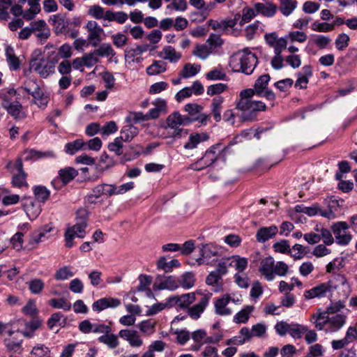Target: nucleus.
Here are the masks:
<instances>
[{
    "instance_id": "f03ea898",
    "label": "nucleus",
    "mask_w": 357,
    "mask_h": 357,
    "mask_svg": "<svg viewBox=\"0 0 357 357\" xmlns=\"http://www.w3.org/2000/svg\"><path fill=\"white\" fill-rule=\"evenodd\" d=\"M310 321L319 331L326 333L339 331L346 324L347 316L343 314H332L318 309L310 318Z\"/></svg>"
},
{
    "instance_id": "473e14b6",
    "label": "nucleus",
    "mask_w": 357,
    "mask_h": 357,
    "mask_svg": "<svg viewBox=\"0 0 357 357\" xmlns=\"http://www.w3.org/2000/svg\"><path fill=\"white\" fill-rule=\"evenodd\" d=\"M139 133V129L132 124L124 126L121 130L120 139L123 142H129Z\"/></svg>"
},
{
    "instance_id": "8fccbe9b",
    "label": "nucleus",
    "mask_w": 357,
    "mask_h": 357,
    "mask_svg": "<svg viewBox=\"0 0 357 357\" xmlns=\"http://www.w3.org/2000/svg\"><path fill=\"white\" fill-rule=\"evenodd\" d=\"M257 15V12L255 10V6L253 8L248 6L244 7L242 10V17L239 24L243 26L245 23H248L251 21V20Z\"/></svg>"
},
{
    "instance_id": "a18cd8bd",
    "label": "nucleus",
    "mask_w": 357,
    "mask_h": 357,
    "mask_svg": "<svg viewBox=\"0 0 357 357\" xmlns=\"http://www.w3.org/2000/svg\"><path fill=\"white\" fill-rule=\"evenodd\" d=\"M180 263L176 259H172L169 261H167V259L164 257H160L157 264L158 269L165 271V272H170L173 267L179 266Z\"/></svg>"
},
{
    "instance_id": "7ed1b4c3",
    "label": "nucleus",
    "mask_w": 357,
    "mask_h": 357,
    "mask_svg": "<svg viewBox=\"0 0 357 357\" xmlns=\"http://www.w3.org/2000/svg\"><path fill=\"white\" fill-rule=\"evenodd\" d=\"M258 63L255 54L245 49L234 53L229 59V66L233 71L251 75Z\"/></svg>"
},
{
    "instance_id": "0e129e2a",
    "label": "nucleus",
    "mask_w": 357,
    "mask_h": 357,
    "mask_svg": "<svg viewBox=\"0 0 357 357\" xmlns=\"http://www.w3.org/2000/svg\"><path fill=\"white\" fill-rule=\"evenodd\" d=\"M12 4L11 0H0V20H7L9 18L8 10Z\"/></svg>"
},
{
    "instance_id": "13d9d810",
    "label": "nucleus",
    "mask_w": 357,
    "mask_h": 357,
    "mask_svg": "<svg viewBox=\"0 0 357 357\" xmlns=\"http://www.w3.org/2000/svg\"><path fill=\"white\" fill-rule=\"evenodd\" d=\"M50 351L48 347L44 344H38L35 346L31 353V357H50Z\"/></svg>"
},
{
    "instance_id": "680f3d73",
    "label": "nucleus",
    "mask_w": 357,
    "mask_h": 357,
    "mask_svg": "<svg viewBox=\"0 0 357 357\" xmlns=\"http://www.w3.org/2000/svg\"><path fill=\"white\" fill-rule=\"evenodd\" d=\"M261 23L257 20L254 23L248 25L245 30V36L248 40H251L254 38L255 35L258 31L261 29Z\"/></svg>"
},
{
    "instance_id": "cd10ccee",
    "label": "nucleus",
    "mask_w": 357,
    "mask_h": 357,
    "mask_svg": "<svg viewBox=\"0 0 357 357\" xmlns=\"http://www.w3.org/2000/svg\"><path fill=\"white\" fill-rule=\"evenodd\" d=\"M52 230L50 225H45L43 227L34 231L31 236V243H43L50 236L49 233Z\"/></svg>"
},
{
    "instance_id": "603ef678",
    "label": "nucleus",
    "mask_w": 357,
    "mask_h": 357,
    "mask_svg": "<svg viewBox=\"0 0 357 357\" xmlns=\"http://www.w3.org/2000/svg\"><path fill=\"white\" fill-rule=\"evenodd\" d=\"M3 342L6 349L9 351L17 352L22 347V340H17L15 337H13L5 338Z\"/></svg>"
},
{
    "instance_id": "052dcab7",
    "label": "nucleus",
    "mask_w": 357,
    "mask_h": 357,
    "mask_svg": "<svg viewBox=\"0 0 357 357\" xmlns=\"http://www.w3.org/2000/svg\"><path fill=\"white\" fill-rule=\"evenodd\" d=\"M29 289L33 294H40L45 287V283L41 279H33L29 281Z\"/></svg>"
},
{
    "instance_id": "dca6fc26",
    "label": "nucleus",
    "mask_w": 357,
    "mask_h": 357,
    "mask_svg": "<svg viewBox=\"0 0 357 357\" xmlns=\"http://www.w3.org/2000/svg\"><path fill=\"white\" fill-rule=\"evenodd\" d=\"M121 305V301L118 298L112 297H105L97 300L92 304V309L95 312H100L108 307H117Z\"/></svg>"
},
{
    "instance_id": "58836bf2",
    "label": "nucleus",
    "mask_w": 357,
    "mask_h": 357,
    "mask_svg": "<svg viewBox=\"0 0 357 357\" xmlns=\"http://www.w3.org/2000/svg\"><path fill=\"white\" fill-rule=\"evenodd\" d=\"M59 175L62 182L67 184L78 175V172L73 167H68L60 169Z\"/></svg>"
},
{
    "instance_id": "f257e3e1",
    "label": "nucleus",
    "mask_w": 357,
    "mask_h": 357,
    "mask_svg": "<svg viewBox=\"0 0 357 357\" xmlns=\"http://www.w3.org/2000/svg\"><path fill=\"white\" fill-rule=\"evenodd\" d=\"M254 96L251 89H246L240 92L239 99L236 100L235 107L241 112L238 116L240 122L255 121L259 112L266 110V104L253 99Z\"/></svg>"
},
{
    "instance_id": "4468645a",
    "label": "nucleus",
    "mask_w": 357,
    "mask_h": 357,
    "mask_svg": "<svg viewBox=\"0 0 357 357\" xmlns=\"http://www.w3.org/2000/svg\"><path fill=\"white\" fill-rule=\"evenodd\" d=\"M89 34L87 40L93 47H97L101 41V35L104 31L96 21H89L85 26Z\"/></svg>"
},
{
    "instance_id": "ddd939ff",
    "label": "nucleus",
    "mask_w": 357,
    "mask_h": 357,
    "mask_svg": "<svg viewBox=\"0 0 357 357\" xmlns=\"http://www.w3.org/2000/svg\"><path fill=\"white\" fill-rule=\"evenodd\" d=\"M333 231L338 244L347 245L351 240V234L348 231V225L345 222H339L333 225Z\"/></svg>"
},
{
    "instance_id": "412c9836",
    "label": "nucleus",
    "mask_w": 357,
    "mask_h": 357,
    "mask_svg": "<svg viewBox=\"0 0 357 357\" xmlns=\"http://www.w3.org/2000/svg\"><path fill=\"white\" fill-rule=\"evenodd\" d=\"M22 87L33 98H40L42 96V89L36 77L24 79Z\"/></svg>"
},
{
    "instance_id": "aec40b11",
    "label": "nucleus",
    "mask_w": 357,
    "mask_h": 357,
    "mask_svg": "<svg viewBox=\"0 0 357 357\" xmlns=\"http://www.w3.org/2000/svg\"><path fill=\"white\" fill-rule=\"evenodd\" d=\"M254 6L257 12V15H261L268 18L275 16L278 10L277 5L271 2L255 3Z\"/></svg>"
},
{
    "instance_id": "69168bd1",
    "label": "nucleus",
    "mask_w": 357,
    "mask_h": 357,
    "mask_svg": "<svg viewBox=\"0 0 357 357\" xmlns=\"http://www.w3.org/2000/svg\"><path fill=\"white\" fill-rule=\"evenodd\" d=\"M232 258L234 266L235 267L236 270L238 271V273H243L248 266L247 259L245 257H241L239 256H234Z\"/></svg>"
},
{
    "instance_id": "6e6d98bb",
    "label": "nucleus",
    "mask_w": 357,
    "mask_h": 357,
    "mask_svg": "<svg viewBox=\"0 0 357 357\" xmlns=\"http://www.w3.org/2000/svg\"><path fill=\"white\" fill-rule=\"evenodd\" d=\"M95 54L98 56H114L116 53L110 44L102 43L97 50H95Z\"/></svg>"
},
{
    "instance_id": "6e6552de",
    "label": "nucleus",
    "mask_w": 357,
    "mask_h": 357,
    "mask_svg": "<svg viewBox=\"0 0 357 357\" xmlns=\"http://www.w3.org/2000/svg\"><path fill=\"white\" fill-rule=\"evenodd\" d=\"M86 227V219L84 217H80L75 225L66 229L64 235L66 245H72L74 243H77L74 241L75 238H83L86 234L85 229Z\"/></svg>"
},
{
    "instance_id": "393cba45",
    "label": "nucleus",
    "mask_w": 357,
    "mask_h": 357,
    "mask_svg": "<svg viewBox=\"0 0 357 357\" xmlns=\"http://www.w3.org/2000/svg\"><path fill=\"white\" fill-rule=\"evenodd\" d=\"M312 75V67L310 65H305L302 68L301 72L297 73L298 79L296 81L295 86L303 89L307 88L309 78Z\"/></svg>"
},
{
    "instance_id": "f704fd0d",
    "label": "nucleus",
    "mask_w": 357,
    "mask_h": 357,
    "mask_svg": "<svg viewBox=\"0 0 357 357\" xmlns=\"http://www.w3.org/2000/svg\"><path fill=\"white\" fill-rule=\"evenodd\" d=\"M253 310L254 307L252 305H246L234 316V322L236 324H246Z\"/></svg>"
},
{
    "instance_id": "2eb2a0df",
    "label": "nucleus",
    "mask_w": 357,
    "mask_h": 357,
    "mask_svg": "<svg viewBox=\"0 0 357 357\" xmlns=\"http://www.w3.org/2000/svg\"><path fill=\"white\" fill-rule=\"evenodd\" d=\"M231 301V296L228 294L218 298L214 302L215 313L219 316H229L232 314V310L227 307Z\"/></svg>"
},
{
    "instance_id": "e433bc0d",
    "label": "nucleus",
    "mask_w": 357,
    "mask_h": 357,
    "mask_svg": "<svg viewBox=\"0 0 357 357\" xmlns=\"http://www.w3.org/2000/svg\"><path fill=\"white\" fill-rule=\"evenodd\" d=\"M212 47L208 44L197 45L192 51V54L197 58L204 60L213 52Z\"/></svg>"
},
{
    "instance_id": "338daca9",
    "label": "nucleus",
    "mask_w": 357,
    "mask_h": 357,
    "mask_svg": "<svg viewBox=\"0 0 357 357\" xmlns=\"http://www.w3.org/2000/svg\"><path fill=\"white\" fill-rule=\"evenodd\" d=\"M324 347L319 343L312 345L309 347L305 357H320L324 355Z\"/></svg>"
},
{
    "instance_id": "bb28decb",
    "label": "nucleus",
    "mask_w": 357,
    "mask_h": 357,
    "mask_svg": "<svg viewBox=\"0 0 357 357\" xmlns=\"http://www.w3.org/2000/svg\"><path fill=\"white\" fill-rule=\"evenodd\" d=\"M2 107L15 119H22L25 117L24 114L22 112V106L19 101L9 103L6 101L5 103H2Z\"/></svg>"
},
{
    "instance_id": "6ab92c4d",
    "label": "nucleus",
    "mask_w": 357,
    "mask_h": 357,
    "mask_svg": "<svg viewBox=\"0 0 357 357\" xmlns=\"http://www.w3.org/2000/svg\"><path fill=\"white\" fill-rule=\"evenodd\" d=\"M276 252L289 254L294 259H301L307 253L308 247H274Z\"/></svg>"
},
{
    "instance_id": "c03bdc74",
    "label": "nucleus",
    "mask_w": 357,
    "mask_h": 357,
    "mask_svg": "<svg viewBox=\"0 0 357 357\" xmlns=\"http://www.w3.org/2000/svg\"><path fill=\"white\" fill-rule=\"evenodd\" d=\"M166 70L167 64L164 61H155L146 68V73L149 75H156L165 72Z\"/></svg>"
},
{
    "instance_id": "72a5a7b5",
    "label": "nucleus",
    "mask_w": 357,
    "mask_h": 357,
    "mask_svg": "<svg viewBox=\"0 0 357 357\" xmlns=\"http://www.w3.org/2000/svg\"><path fill=\"white\" fill-rule=\"evenodd\" d=\"M195 275L192 272H185L178 279V287L189 289L195 286Z\"/></svg>"
},
{
    "instance_id": "20e7f679",
    "label": "nucleus",
    "mask_w": 357,
    "mask_h": 357,
    "mask_svg": "<svg viewBox=\"0 0 357 357\" xmlns=\"http://www.w3.org/2000/svg\"><path fill=\"white\" fill-rule=\"evenodd\" d=\"M164 251L176 252L181 251L182 254L189 255L188 263L192 265H200L204 262L211 261L209 256L204 255V249L202 247H162Z\"/></svg>"
},
{
    "instance_id": "79ce46f5",
    "label": "nucleus",
    "mask_w": 357,
    "mask_h": 357,
    "mask_svg": "<svg viewBox=\"0 0 357 357\" xmlns=\"http://www.w3.org/2000/svg\"><path fill=\"white\" fill-rule=\"evenodd\" d=\"M280 10L284 16L290 15L297 7L296 0H280Z\"/></svg>"
},
{
    "instance_id": "37998d69",
    "label": "nucleus",
    "mask_w": 357,
    "mask_h": 357,
    "mask_svg": "<svg viewBox=\"0 0 357 357\" xmlns=\"http://www.w3.org/2000/svg\"><path fill=\"white\" fill-rule=\"evenodd\" d=\"M204 249L205 255H208V260L211 261L205 262L207 264H213L220 260L222 256V252L218 249V247H202Z\"/></svg>"
},
{
    "instance_id": "3c124183",
    "label": "nucleus",
    "mask_w": 357,
    "mask_h": 357,
    "mask_svg": "<svg viewBox=\"0 0 357 357\" xmlns=\"http://www.w3.org/2000/svg\"><path fill=\"white\" fill-rule=\"evenodd\" d=\"M197 298L198 296L197 294V291L192 293L182 294L181 296H179L180 308L188 307L194 301H197Z\"/></svg>"
},
{
    "instance_id": "4be33fe9",
    "label": "nucleus",
    "mask_w": 357,
    "mask_h": 357,
    "mask_svg": "<svg viewBox=\"0 0 357 357\" xmlns=\"http://www.w3.org/2000/svg\"><path fill=\"white\" fill-rule=\"evenodd\" d=\"M331 39L324 35H313L312 38L308 41L305 50L309 53L316 54L312 52L311 46L316 45L319 49H325L331 43Z\"/></svg>"
},
{
    "instance_id": "864d4df0",
    "label": "nucleus",
    "mask_w": 357,
    "mask_h": 357,
    "mask_svg": "<svg viewBox=\"0 0 357 357\" xmlns=\"http://www.w3.org/2000/svg\"><path fill=\"white\" fill-rule=\"evenodd\" d=\"M33 193L36 198L40 202H45L50 195V190L45 186H35Z\"/></svg>"
},
{
    "instance_id": "5701e85b",
    "label": "nucleus",
    "mask_w": 357,
    "mask_h": 357,
    "mask_svg": "<svg viewBox=\"0 0 357 357\" xmlns=\"http://www.w3.org/2000/svg\"><path fill=\"white\" fill-rule=\"evenodd\" d=\"M98 341L105 344L110 349L117 348L120 344L118 335L112 333L110 326L108 332H104L98 337Z\"/></svg>"
},
{
    "instance_id": "1a4fd4ad",
    "label": "nucleus",
    "mask_w": 357,
    "mask_h": 357,
    "mask_svg": "<svg viewBox=\"0 0 357 357\" xmlns=\"http://www.w3.org/2000/svg\"><path fill=\"white\" fill-rule=\"evenodd\" d=\"M53 28L57 34L68 35L71 38H75L79 31L77 29L69 26L68 18L61 14H56L51 17Z\"/></svg>"
},
{
    "instance_id": "c9c22d12",
    "label": "nucleus",
    "mask_w": 357,
    "mask_h": 357,
    "mask_svg": "<svg viewBox=\"0 0 357 357\" xmlns=\"http://www.w3.org/2000/svg\"><path fill=\"white\" fill-rule=\"evenodd\" d=\"M201 70V65L197 63H187L180 72V76L183 78H190L195 76Z\"/></svg>"
},
{
    "instance_id": "e2e57ef3",
    "label": "nucleus",
    "mask_w": 357,
    "mask_h": 357,
    "mask_svg": "<svg viewBox=\"0 0 357 357\" xmlns=\"http://www.w3.org/2000/svg\"><path fill=\"white\" fill-rule=\"evenodd\" d=\"M74 273L71 271L70 268L68 266H63L59 268L54 275V278L56 280H65L73 277Z\"/></svg>"
},
{
    "instance_id": "423d86ee",
    "label": "nucleus",
    "mask_w": 357,
    "mask_h": 357,
    "mask_svg": "<svg viewBox=\"0 0 357 357\" xmlns=\"http://www.w3.org/2000/svg\"><path fill=\"white\" fill-rule=\"evenodd\" d=\"M37 52L38 54H36V56H33L31 59V68L41 77L47 78L54 73L55 66L43 57L38 58V56L40 55V51H35L36 54Z\"/></svg>"
},
{
    "instance_id": "f8f14e48",
    "label": "nucleus",
    "mask_w": 357,
    "mask_h": 357,
    "mask_svg": "<svg viewBox=\"0 0 357 357\" xmlns=\"http://www.w3.org/2000/svg\"><path fill=\"white\" fill-rule=\"evenodd\" d=\"M333 288L331 281L321 283L310 289L305 290L304 291L303 296L306 300H310L316 298H321L327 296L329 293H331Z\"/></svg>"
},
{
    "instance_id": "2f4dec72",
    "label": "nucleus",
    "mask_w": 357,
    "mask_h": 357,
    "mask_svg": "<svg viewBox=\"0 0 357 357\" xmlns=\"http://www.w3.org/2000/svg\"><path fill=\"white\" fill-rule=\"evenodd\" d=\"M24 208L30 220L36 219L41 212L40 206L36 204L31 198L24 203Z\"/></svg>"
},
{
    "instance_id": "bf43d9fd",
    "label": "nucleus",
    "mask_w": 357,
    "mask_h": 357,
    "mask_svg": "<svg viewBox=\"0 0 357 357\" xmlns=\"http://www.w3.org/2000/svg\"><path fill=\"white\" fill-rule=\"evenodd\" d=\"M27 174L26 172H18L14 174L12 178V183L15 187L22 188L28 187V183L26 181Z\"/></svg>"
},
{
    "instance_id": "7c9ffc66",
    "label": "nucleus",
    "mask_w": 357,
    "mask_h": 357,
    "mask_svg": "<svg viewBox=\"0 0 357 357\" xmlns=\"http://www.w3.org/2000/svg\"><path fill=\"white\" fill-rule=\"evenodd\" d=\"M158 56L165 59L168 60L171 63H176L181 58V54L176 52L172 46H165L162 50L158 52Z\"/></svg>"
},
{
    "instance_id": "774afa93",
    "label": "nucleus",
    "mask_w": 357,
    "mask_h": 357,
    "mask_svg": "<svg viewBox=\"0 0 357 357\" xmlns=\"http://www.w3.org/2000/svg\"><path fill=\"white\" fill-rule=\"evenodd\" d=\"M349 36L346 33L340 34L335 40V47L339 50L346 49L349 45Z\"/></svg>"
},
{
    "instance_id": "9b49d317",
    "label": "nucleus",
    "mask_w": 357,
    "mask_h": 357,
    "mask_svg": "<svg viewBox=\"0 0 357 357\" xmlns=\"http://www.w3.org/2000/svg\"><path fill=\"white\" fill-rule=\"evenodd\" d=\"M190 121L189 117L182 116L178 112H175L167 118L166 128H169L173 130L169 133L172 137H181V132L183 129L179 128V126L188 125Z\"/></svg>"
},
{
    "instance_id": "de8ad7c7",
    "label": "nucleus",
    "mask_w": 357,
    "mask_h": 357,
    "mask_svg": "<svg viewBox=\"0 0 357 357\" xmlns=\"http://www.w3.org/2000/svg\"><path fill=\"white\" fill-rule=\"evenodd\" d=\"M40 324L41 322L40 321L33 319L25 324V328L21 333L26 337H31L33 336L35 331L40 327Z\"/></svg>"
},
{
    "instance_id": "39448f33",
    "label": "nucleus",
    "mask_w": 357,
    "mask_h": 357,
    "mask_svg": "<svg viewBox=\"0 0 357 357\" xmlns=\"http://www.w3.org/2000/svg\"><path fill=\"white\" fill-rule=\"evenodd\" d=\"M220 144H215L207 149L203 157L198 159L190 166V169L195 171L202 170L213 165L219 158L222 152Z\"/></svg>"
},
{
    "instance_id": "4d7b16f0",
    "label": "nucleus",
    "mask_w": 357,
    "mask_h": 357,
    "mask_svg": "<svg viewBox=\"0 0 357 357\" xmlns=\"http://www.w3.org/2000/svg\"><path fill=\"white\" fill-rule=\"evenodd\" d=\"M149 121L147 114H143L142 112H130L126 117V121L129 123H137L141 121Z\"/></svg>"
},
{
    "instance_id": "ea45409f",
    "label": "nucleus",
    "mask_w": 357,
    "mask_h": 357,
    "mask_svg": "<svg viewBox=\"0 0 357 357\" xmlns=\"http://www.w3.org/2000/svg\"><path fill=\"white\" fill-rule=\"evenodd\" d=\"M81 149L86 150V143L82 139H77L65 145V151L70 155H73Z\"/></svg>"
},
{
    "instance_id": "9d476101",
    "label": "nucleus",
    "mask_w": 357,
    "mask_h": 357,
    "mask_svg": "<svg viewBox=\"0 0 357 357\" xmlns=\"http://www.w3.org/2000/svg\"><path fill=\"white\" fill-rule=\"evenodd\" d=\"M271 77L268 74H264L258 77L256 80L254 88L251 89L254 95L266 98L268 100L275 99L273 91L267 88Z\"/></svg>"
},
{
    "instance_id": "a211bd4d",
    "label": "nucleus",
    "mask_w": 357,
    "mask_h": 357,
    "mask_svg": "<svg viewBox=\"0 0 357 357\" xmlns=\"http://www.w3.org/2000/svg\"><path fill=\"white\" fill-rule=\"evenodd\" d=\"M6 60L10 70L16 71L20 68L22 60L15 54L14 48L10 45L5 47Z\"/></svg>"
},
{
    "instance_id": "b1692460",
    "label": "nucleus",
    "mask_w": 357,
    "mask_h": 357,
    "mask_svg": "<svg viewBox=\"0 0 357 357\" xmlns=\"http://www.w3.org/2000/svg\"><path fill=\"white\" fill-rule=\"evenodd\" d=\"M274 259L271 257H266L261 260L259 271L268 281L274 279L273 274Z\"/></svg>"
},
{
    "instance_id": "a878e982",
    "label": "nucleus",
    "mask_w": 357,
    "mask_h": 357,
    "mask_svg": "<svg viewBox=\"0 0 357 357\" xmlns=\"http://www.w3.org/2000/svg\"><path fill=\"white\" fill-rule=\"evenodd\" d=\"M154 285L159 290L167 289L174 291L178 288V282L175 277L170 275L158 280Z\"/></svg>"
},
{
    "instance_id": "4c0bfd02",
    "label": "nucleus",
    "mask_w": 357,
    "mask_h": 357,
    "mask_svg": "<svg viewBox=\"0 0 357 357\" xmlns=\"http://www.w3.org/2000/svg\"><path fill=\"white\" fill-rule=\"evenodd\" d=\"M47 326L50 329H53L54 326L64 327L66 324V318L61 312L53 313L47 320Z\"/></svg>"
},
{
    "instance_id": "49530a36",
    "label": "nucleus",
    "mask_w": 357,
    "mask_h": 357,
    "mask_svg": "<svg viewBox=\"0 0 357 357\" xmlns=\"http://www.w3.org/2000/svg\"><path fill=\"white\" fill-rule=\"evenodd\" d=\"M307 331V327L299 324H290L289 330V335L295 339H300L303 335Z\"/></svg>"
},
{
    "instance_id": "c756f323",
    "label": "nucleus",
    "mask_w": 357,
    "mask_h": 357,
    "mask_svg": "<svg viewBox=\"0 0 357 357\" xmlns=\"http://www.w3.org/2000/svg\"><path fill=\"white\" fill-rule=\"evenodd\" d=\"M224 100L225 99L222 96H216L212 99L210 106L211 114L215 122H220L222 119L221 112Z\"/></svg>"
},
{
    "instance_id": "5fc2aeb1",
    "label": "nucleus",
    "mask_w": 357,
    "mask_h": 357,
    "mask_svg": "<svg viewBox=\"0 0 357 357\" xmlns=\"http://www.w3.org/2000/svg\"><path fill=\"white\" fill-rule=\"evenodd\" d=\"M46 49H50L52 48V50H50L47 52L45 56H42L43 59H47V61L52 63L53 65L56 66V64L59 62L60 58H59V54H58V50L54 47L52 45H47L45 46Z\"/></svg>"
},
{
    "instance_id": "f3484780",
    "label": "nucleus",
    "mask_w": 357,
    "mask_h": 357,
    "mask_svg": "<svg viewBox=\"0 0 357 357\" xmlns=\"http://www.w3.org/2000/svg\"><path fill=\"white\" fill-rule=\"evenodd\" d=\"M278 233V228L275 225L269 227H261L258 229L256 233V238L260 243H264L267 241L273 238Z\"/></svg>"
},
{
    "instance_id": "0eeeda50",
    "label": "nucleus",
    "mask_w": 357,
    "mask_h": 357,
    "mask_svg": "<svg viewBox=\"0 0 357 357\" xmlns=\"http://www.w3.org/2000/svg\"><path fill=\"white\" fill-rule=\"evenodd\" d=\"M198 303L193 306L188 307V313L193 319H197L204 312L212 297V293L207 291L197 290Z\"/></svg>"
},
{
    "instance_id": "a19ab883",
    "label": "nucleus",
    "mask_w": 357,
    "mask_h": 357,
    "mask_svg": "<svg viewBox=\"0 0 357 357\" xmlns=\"http://www.w3.org/2000/svg\"><path fill=\"white\" fill-rule=\"evenodd\" d=\"M206 283L214 287V291L216 292L222 290V280L219 273L211 272L206 279Z\"/></svg>"
},
{
    "instance_id": "09e8293b",
    "label": "nucleus",
    "mask_w": 357,
    "mask_h": 357,
    "mask_svg": "<svg viewBox=\"0 0 357 357\" xmlns=\"http://www.w3.org/2000/svg\"><path fill=\"white\" fill-rule=\"evenodd\" d=\"M49 304L54 309H61L64 311H69L71 309V304L63 298H52L50 300Z\"/></svg>"
},
{
    "instance_id": "c85d7f7f",
    "label": "nucleus",
    "mask_w": 357,
    "mask_h": 357,
    "mask_svg": "<svg viewBox=\"0 0 357 357\" xmlns=\"http://www.w3.org/2000/svg\"><path fill=\"white\" fill-rule=\"evenodd\" d=\"M208 135L205 132H193L189 136L188 141L184 144L185 149H194L202 142L208 140Z\"/></svg>"
}]
</instances>
